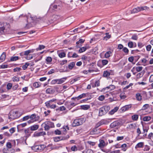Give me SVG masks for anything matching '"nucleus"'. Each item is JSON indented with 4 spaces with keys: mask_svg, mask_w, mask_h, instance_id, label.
I'll list each match as a JSON object with an SVG mask.
<instances>
[{
    "mask_svg": "<svg viewBox=\"0 0 153 153\" xmlns=\"http://www.w3.org/2000/svg\"><path fill=\"white\" fill-rule=\"evenodd\" d=\"M42 126H44L45 130L48 131L50 128L54 127V125L53 123L51 121H46L42 124Z\"/></svg>",
    "mask_w": 153,
    "mask_h": 153,
    "instance_id": "nucleus-1",
    "label": "nucleus"
},
{
    "mask_svg": "<svg viewBox=\"0 0 153 153\" xmlns=\"http://www.w3.org/2000/svg\"><path fill=\"white\" fill-rule=\"evenodd\" d=\"M110 109V107L105 106L100 108L99 109V116H102L105 114Z\"/></svg>",
    "mask_w": 153,
    "mask_h": 153,
    "instance_id": "nucleus-2",
    "label": "nucleus"
},
{
    "mask_svg": "<svg viewBox=\"0 0 153 153\" xmlns=\"http://www.w3.org/2000/svg\"><path fill=\"white\" fill-rule=\"evenodd\" d=\"M10 27V25L7 23H0V32L3 34L5 30H7Z\"/></svg>",
    "mask_w": 153,
    "mask_h": 153,
    "instance_id": "nucleus-3",
    "label": "nucleus"
},
{
    "mask_svg": "<svg viewBox=\"0 0 153 153\" xmlns=\"http://www.w3.org/2000/svg\"><path fill=\"white\" fill-rule=\"evenodd\" d=\"M30 120L27 121L28 123H31L35 122L38 121L40 118L39 116L36 115L35 114H34L29 115Z\"/></svg>",
    "mask_w": 153,
    "mask_h": 153,
    "instance_id": "nucleus-4",
    "label": "nucleus"
},
{
    "mask_svg": "<svg viewBox=\"0 0 153 153\" xmlns=\"http://www.w3.org/2000/svg\"><path fill=\"white\" fill-rule=\"evenodd\" d=\"M84 122L83 118H80L74 120L72 123V126L74 127L82 125Z\"/></svg>",
    "mask_w": 153,
    "mask_h": 153,
    "instance_id": "nucleus-5",
    "label": "nucleus"
},
{
    "mask_svg": "<svg viewBox=\"0 0 153 153\" xmlns=\"http://www.w3.org/2000/svg\"><path fill=\"white\" fill-rule=\"evenodd\" d=\"M19 117L18 112L17 111H10L8 117L9 119L13 120L18 118Z\"/></svg>",
    "mask_w": 153,
    "mask_h": 153,
    "instance_id": "nucleus-6",
    "label": "nucleus"
},
{
    "mask_svg": "<svg viewBox=\"0 0 153 153\" xmlns=\"http://www.w3.org/2000/svg\"><path fill=\"white\" fill-rule=\"evenodd\" d=\"M69 137L68 135H67L66 137L59 136L54 137L53 138L54 141L55 142H58L60 140H65Z\"/></svg>",
    "mask_w": 153,
    "mask_h": 153,
    "instance_id": "nucleus-7",
    "label": "nucleus"
},
{
    "mask_svg": "<svg viewBox=\"0 0 153 153\" xmlns=\"http://www.w3.org/2000/svg\"><path fill=\"white\" fill-rule=\"evenodd\" d=\"M46 133L45 131H41L40 132H35L33 134L34 137H38L45 135Z\"/></svg>",
    "mask_w": 153,
    "mask_h": 153,
    "instance_id": "nucleus-8",
    "label": "nucleus"
},
{
    "mask_svg": "<svg viewBox=\"0 0 153 153\" xmlns=\"http://www.w3.org/2000/svg\"><path fill=\"white\" fill-rule=\"evenodd\" d=\"M66 79V77H63L60 79H57V84H60L63 83Z\"/></svg>",
    "mask_w": 153,
    "mask_h": 153,
    "instance_id": "nucleus-9",
    "label": "nucleus"
},
{
    "mask_svg": "<svg viewBox=\"0 0 153 153\" xmlns=\"http://www.w3.org/2000/svg\"><path fill=\"white\" fill-rule=\"evenodd\" d=\"M88 48V45H86L84 47L81 48L79 50V53H82L85 51Z\"/></svg>",
    "mask_w": 153,
    "mask_h": 153,
    "instance_id": "nucleus-10",
    "label": "nucleus"
},
{
    "mask_svg": "<svg viewBox=\"0 0 153 153\" xmlns=\"http://www.w3.org/2000/svg\"><path fill=\"white\" fill-rule=\"evenodd\" d=\"M105 145V143L104 141L103 140H100V143L98 144L99 147L100 148H103Z\"/></svg>",
    "mask_w": 153,
    "mask_h": 153,
    "instance_id": "nucleus-11",
    "label": "nucleus"
},
{
    "mask_svg": "<svg viewBox=\"0 0 153 153\" xmlns=\"http://www.w3.org/2000/svg\"><path fill=\"white\" fill-rule=\"evenodd\" d=\"M6 57V54L4 52L2 53L0 57V62H2L5 60Z\"/></svg>",
    "mask_w": 153,
    "mask_h": 153,
    "instance_id": "nucleus-12",
    "label": "nucleus"
},
{
    "mask_svg": "<svg viewBox=\"0 0 153 153\" xmlns=\"http://www.w3.org/2000/svg\"><path fill=\"white\" fill-rule=\"evenodd\" d=\"M119 124V122L117 121H115L112 123L110 125V127L111 128H113L118 126Z\"/></svg>",
    "mask_w": 153,
    "mask_h": 153,
    "instance_id": "nucleus-13",
    "label": "nucleus"
},
{
    "mask_svg": "<svg viewBox=\"0 0 153 153\" xmlns=\"http://www.w3.org/2000/svg\"><path fill=\"white\" fill-rule=\"evenodd\" d=\"M57 53L58 56L60 58H62L66 56V53L64 52H59V51H57Z\"/></svg>",
    "mask_w": 153,
    "mask_h": 153,
    "instance_id": "nucleus-14",
    "label": "nucleus"
},
{
    "mask_svg": "<svg viewBox=\"0 0 153 153\" xmlns=\"http://www.w3.org/2000/svg\"><path fill=\"white\" fill-rule=\"evenodd\" d=\"M56 100V99H53L49 100V101L46 102L45 104L47 107H48V106H50V104H51L52 102H55Z\"/></svg>",
    "mask_w": 153,
    "mask_h": 153,
    "instance_id": "nucleus-15",
    "label": "nucleus"
},
{
    "mask_svg": "<svg viewBox=\"0 0 153 153\" xmlns=\"http://www.w3.org/2000/svg\"><path fill=\"white\" fill-rule=\"evenodd\" d=\"M39 126L38 125H35L30 127V130L35 131L37 130L39 128Z\"/></svg>",
    "mask_w": 153,
    "mask_h": 153,
    "instance_id": "nucleus-16",
    "label": "nucleus"
},
{
    "mask_svg": "<svg viewBox=\"0 0 153 153\" xmlns=\"http://www.w3.org/2000/svg\"><path fill=\"white\" fill-rule=\"evenodd\" d=\"M81 108L84 110H87L90 108V106L88 105H84L80 106Z\"/></svg>",
    "mask_w": 153,
    "mask_h": 153,
    "instance_id": "nucleus-17",
    "label": "nucleus"
},
{
    "mask_svg": "<svg viewBox=\"0 0 153 153\" xmlns=\"http://www.w3.org/2000/svg\"><path fill=\"white\" fill-rule=\"evenodd\" d=\"M141 62L144 65H146L149 64V61L145 58L141 59Z\"/></svg>",
    "mask_w": 153,
    "mask_h": 153,
    "instance_id": "nucleus-18",
    "label": "nucleus"
},
{
    "mask_svg": "<svg viewBox=\"0 0 153 153\" xmlns=\"http://www.w3.org/2000/svg\"><path fill=\"white\" fill-rule=\"evenodd\" d=\"M136 98L137 100L139 101L142 100V96L140 93H137L136 94Z\"/></svg>",
    "mask_w": 153,
    "mask_h": 153,
    "instance_id": "nucleus-19",
    "label": "nucleus"
},
{
    "mask_svg": "<svg viewBox=\"0 0 153 153\" xmlns=\"http://www.w3.org/2000/svg\"><path fill=\"white\" fill-rule=\"evenodd\" d=\"M105 34L106 36L103 37L102 39L103 40L107 41L111 38V36L108 33H106Z\"/></svg>",
    "mask_w": 153,
    "mask_h": 153,
    "instance_id": "nucleus-20",
    "label": "nucleus"
},
{
    "mask_svg": "<svg viewBox=\"0 0 153 153\" xmlns=\"http://www.w3.org/2000/svg\"><path fill=\"white\" fill-rule=\"evenodd\" d=\"M110 72L106 71H104L103 76L104 77H108L110 76Z\"/></svg>",
    "mask_w": 153,
    "mask_h": 153,
    "instance_id": "nucleus-21",
    "label": "nucleus"
},
{
    "mask_svg": "<svg viewBox=\"0 0 153 153\" xmlns=\"http://www.w3.org/2000/svg\"><path fill=\"white\" fill-rule=\"evenodd\" d=\"M37 21L39 22H45V17L39 18H37Z\"/></svg>",
    "mask_w": 153,
    "mask_h": 153,
    "instance_id": "nucleus-22",
    "label": "nucleus"
},
{
    "mask_svg": "<svg viewBox=\"0 0 153 153\" xmlns=\"http://www.w3.org/2000/svg\"><path fill=\"white\" fill-rule=\"evenodd\" d=\"M36 147H37L36 149L39 150H43L45 148V146L44 145H40L36 146Z\"/></svg>",
    "mask_w": 153,
    "mask_h": 153,
    "instance_id": "nucleus-23",
    "label": "nucleus"
},
{
    "mask_svg": "<svg viewBox=\"0 0 153 153\" xmlns=\"http://www.w3.org/2000/svg\"><path fill=\"white\" fill-rule=\"evenodd\" d=\"M46 92L47 94H51L53 92V90L52 88H48L46 89Z\"/></svg>",
    "mask_w": 153,
    "mask_h": 153,
    "instance_id": "nucleus-24",
    "label": "nucleus"
},
{
    "mask_svg": "<svg viewBox=\"0 0 153 153\" xmlns=\"http://www.w3.org/2000/svg\"><path fill=\"white\" fill-rule=\"evenodd\" d=\"M34 51L33 50H28L25 51L24 53V55H27L31 53H33Z\"/></svg>",
    "mask_w": 153,
    "mask_h": 153,
    "instance_id": "nucleus-25",
    "label": "nucleus"
},
{
    "mask_svg": "<svg viewBox=\"0 0 153 153\" xmlns=\"http://www.w3.org/2000/svg\"><path fill=\"white\" fill-rule=\"evenodd\" d=\"M139 117V116L137 114H134L131 117L133 121H137Z\"/></svg>",
    "mask_w": 153,
    "mask_h": 153,
    "instance_id": "nucleus-26",
    "label": "nucleus"
},
{
    "mask_svg": "<svg viewBox=\"0 0 153 153\" xmlns=\"http://www.w3.org/2000/svg\"><path fill=\"white\" fill-rule=\"evenodd\" d=\"M140 12V8L139 7L134 9L131 11V13H134Z\"/></svg>",
    "mask_w": 153,
    "mask_h": 153,
    "instance_id": "nucleus-27",
    "label": "nucleus"
},
{
    "mask_svg": "<svg viewBox=\"0 0 153 153\" xmlns=\"http://www.w3.org/2000/svg\"><path fill=\"white\" fill-rule=\"evenodd\" d=\"M41 85L40 83H39L38 82H34L33 84V86L35 88H37L40 87Z\"/></svg>",
    "mask_w": 153,
    "mask_h": 153,
    "instance_id": "nucleus-28",
    "label": "nucleus"
},
{
    "mask_svg": "<svg viewBox=\"0 0 153 153\" xmlns=\"http://www.w3.org/2000/svg\"><path fill=\"white\" fill-rule=\"evenodd\" d=\"M86 97V94L85 93H83L78 96L77 97H76V98L77 99V100H79L80 99H81L85 97Z\"/></svg>",
    "mask_w": 153,
    "mask_h": 153,
    "instance_id": "nucleus-29",
    "label": "nucleus"
},
{
    "mask_svg": "<svg viewBox=\"0 0 153 153\" xmlns=\"http://www.w3.org/2000/svg\"><path fill=\"white\" fill-rule=\"evenodd\" d=\"M19 59V57L18 56H15L11 57L10 59V61H16Z\"/></svg>",
    "mask_w": 153,
    "mask_h": 153,
    "instance_id": "nucleus-30",
    "label": "nucleus"
},
{
    "mask_svg": "<svg viewBox=\"0 0 153 153\" xmlns=\"http://www.w3.org/2000/svg\"><path fill=\"white\" fill-rule=\"evenodd\" d=\"M111 51H108L105 54V58H108L110 57L111 55Z\"/></svg>",
    "mask_w": 153,
    "mask_h": 153,
    "instance_id": "nucleus-31",
    "label": "nucleus"
},
{
    "mask_svg": "<svg viewBox=\"0 0 153 153\" xmlns=\"http://www.w3.org/2000/svg\"><path fill=\"white\" fill-rule=\"evenodd\" d=\"M75 65V63L73 62H71L68 65V67L69 69L71 70L74 68Z\"/></svg>",
    "mask_w": 153,
    "mask_h": 153,
    "instance_id": "nucleus-32",
    "label": "nucleus"
},
{
    "mask_svg": "<svg viewBox=\"0 0 153 153\" xmlns=\"http://www.w3.org/2000/svg\"><path fill=\"white\" fill-rule=\"evenodd\" d=\"M121 147L122 148V150L123 151H125L127 149V145L126 144H124L121 146Z\"/></svg>",
    "mask_w": 153,
    "mask_h": 153,
    "instance_id": "nucleus-33",
    "label": "nucleus"
},
{
    "mask_svg": "<svg viewBox=\"0 0 153 153\" xmlns=\"http://www.w3.org/2000/svg\"><path fill=\"white\" fill-rule=\"evenodd\" d=\"M140 8V11L148 10L149 8L147 6L138 7Z\"/></svg>",
    "mask_w": 153,
    "mask_h": 153,
    "instance_id": "nucleus-34",
    "label": "nucleus"
},
{
    "mask_svg": "<svg viewBox=\"0 0 153 153\" xmlns=\"http://www.w3.org/2000/svg\"><path fill=\"white\" fill-rule=\"evenodd\" d=\"M12 79L13 82H18L19 80V77L15 76L13 77Z\"/></svg>",
    "mask_w": 153,
    "mask_h": 153,
    "instance_id": "nucleus-35",
    "label": "nucleus"
},
{
    "mask_svg": "<svg viewBox=\"0 0 153 153\" xmlns=\"http://www.w3.org/2000/svg\"><path fill=\"white\" fill-rule=\"evenodd\" d=\"M13 85L10 83H8L7 85V89L8 90H10L12 87Z\"/></svg>",
    "mask_w": 153,
    "mask_h": 153,
    "instance_id": "nucleus-36",
    "label": "nucleus"
},
{
    "mask_svg": "<svg viewBox=\"0 0 153 153\" xmlns=\"http://www.w3.org/2000/svg\"><path fill=\"white\" fill-rule=\"evenodd\" d=\"M128 45L129 47L131 48L134 47V44L133 42L130 41L128 43Z\"/></svg>",
    "mask_w": 153,
    "mask_h": 153,
    "instance_id": "nucleus-37",
    "label": "nucleus"
},
{
    "mask_svg": "<svg viewBox=\"0 0 153 153\" xmlns=\"http://www.w3.org/2000/svg\"><path fill=\"white\" fill-rule=\"evenodd\" d=\"M151 119V117L150 116H145L143 118V120L145 121H149Z\"/></svg>",
    "mask_w": 153,
    "mask_h": 153,
    "instance_id": "nucleus-38",
    "label": "nucleus"
},
{
    "mask_svg": "<svg viewBox=\"0 0 153 153\" xmlns=\"http://www.w3.org/2000/svg\"><path fill=\"white\" fill-rule=\"evenodd\" d=\"M100 122L102 125H105L108 124V121L106 120L103 119L101 120Z\"/></svg>",
    "mask_w": 153,
    "mask_h": 153,
    "instance_id": "nucleus-39",
    "label": "nucleus"
},
{
    "mask_svg": "<svg viewBox=\"0 0 153 153\" xmlns=\"http://www.w3.org/2000/svg\"><path fill=\"white\" fill-rule=\"evenodd\" d=\"M149 107V105L148 104H146L143 105L142 108V110L144 111Z\"/></svg>",
    "mask_w": 153,
    "mask_h": 153,
    "instance_id": "nucleus-40",
    "label": "nucleus"
},
{
    "mask_svg": "<svg viewBox=\"0 0 153 153\" xmlns=\"http://www.w3.org/2000/svg\"><path fill=\"white\" fill-rule=\"evenodd\" d=\"M67 62V60H63L59 62L60 65L61 66L66 64Z\"/></svg>",
    "mask_w": 153,
    "mask_h": 153,
    "instance_id": "nucleus-41",
    "label": "nucleus"
},
{
    "mask_svg": "<svg viewBox=\"0 0 153 153\" xmlns=\"http://www.w3.org/2000/svg\"><path fill=\"white\" fill-rule=\"evenodd\" d=\"M46 60V62H47V63H50L52 61V58L51 57L48 56L47 57Z\"/></svg>",
    "mask_w": 153,
    "mask_h": 153,
    "instance_id": "nucleus-42",
    "label": "nucleus"
},
{
    "mask_svg": "<svg viewBox=\"0 0 153 153\" xmlns=\"http://www.w3.org/2000/svg\"><path fill=\"white\" fill-rule=\"evenodd\" d=\"M57 7L58 6L56 5H51L50 7V9H52L53 10H55L57 8Z\"/></svg>",
    "mask_w": 153,
    "mask_h": 153,
    "instance_id": "nucleus-43",
    "label": "nucleus"
},
{
    "mask_svg": "<svg viewBox=\"0 0 153 153\" xmlns=\"http://www.w3.org/2000/svg\"><path fill=\"white\" fill-rule=\"evenodd\" d=\"M24 132L27 136H29L30 135V130L29 129H25L24 131Z\"/></svg>",
    "mask_w": 153,
    "mask_h": 153,
    "instance_id": "nucleus-44",
    "label": "nucleus"
},
{
    "mask_svg": "<svg viewBox=\"0 0 153 153\" xmlns=\"http://www.w3.org/2000/svg\"><path fill=\"white\" fill-rule=\"evenodd\" d=\"M101 62L102 65L104 66L106 65L108 63V61L107 60L103 59L102 60Z\"/></svg>",
    "mask_w": 153,
    "mask_h": 153,
    "instance_id": "nucleus-45",
    "label": "nucleus"
},
{
    "mask_svg": "<svg viewBox=\"0 0 153 153\" xmlns=\"http://www.w3.org/2000/svg\"><path fill=\"white\" fill-rule=\"evenodd\" d=\"M129 108V106L128 105H126L123 107L121 109L122 110V111H126Z\"/></svg>",
    "mask_w": 153,
    "mask_h": 153,
    "instance_id": "nucleus-46",
    "label": "nucleus"
},
{
    "mask_svg": "<svg viewBox=\"0 0 153 153\" xmlns=\"http://www.w3.org/2000/svg\"><path fill=\"white\" fill-rule=\"evenodd\" d=\"M29 65V64L28 63H26L25 65H24L22 66V68L23 70H25L27 67Z\"/></svg>",
    "mask_w": 153,
    "mask_h": 153,
    "instance_id": "nucleus-47",
    "label": "nucleus"
},
{
    "mask_svg": "<svg viewBox=\"0 0 153 153\" xmlns=\"http://www.w3.org/2000/svg\"><path fill=\"white\" fill-rule=\"evenodd\" d=\"M87 143L89 145H90V146H95L96 144L95 142H92V141H88L87 142Z\"/></svg>",
    "mask_w": 153,
    "mask_h": 153,
    "instance_id": "nucleus-48",
    "label": "nucleus"
},
{
    "mask_svg": "<svg viewBox=\"0 0 153 153\" xmlns=\"http://www.w3.org/2000/svg\"><path fill=\"white\" fill-rule=\"evenodd\" d=\"M45 48V46L42 45H39V47L37 49V50H41Z\"/></svg>",
    "mask_w": 153,
    "mask_h": 153,
    "instance_id": "nucleus-49",
    "label": "nucleus"
},
{
    "mask_svg": "<svg viewBox=\"0 0 153 153\" xmlns=\"http://www.w3.org/2000/svg\"><path fill=\"white\" fill-rule=\"evenodd\" d=\"M143 67L142 66H138L136 67V69L137 72H140L142 70Z\"/></svg>",
    "mask_w": 153,
    "mask_h": 153,
    "instance_id": "nucleus-50",
    "label": "nucleus"
},
{
    "mask_svg": "<svg viewBox=\"0 0 153 153\" xmlns=\"http://www.w3.org/2000/svg\"><path fill=\"white\" fill-rule=\"evenodd\" d=\"M6 147L8 149H10L12 147V145L10 143L8 142L6 143Z\"/></svg>",
    "mask_w": 153,
    "mask_h": 153,
    "instance_id": "nucleus-51",
    "label": "nucleus"
},
{
    "mask_svg": "<svg viewBox=\"0 0 153 153\" xmlns=\"http://www.w3.org/2000/svg\"><path fill=\"white\" fill-rule=\"evenodd\" d=\"M27 125V124H26V123H22V124H21L19 125H18V126H17V127H19V128H23V127H25V126H26Z\"/></svg>",
    "mask_w": 153,
    "mask_h": 153,
    "instance_id": "nucleus-52",
    "label": "nucleus"
},
{
    "mask_svg": "<svg viewBox=\"0 0 153 153\" xmlns=\"http://www.w3.org/2000/svg\"><path fill=\"white\" fill-rule=\"evenodd\" d=\"M68 104V105H70V106L69 107H68V108H70V109L71 108H72L73 107L75 106L76 105V104H75V103H74V102L71 103H69Z\"/></svg>",
    "mask_w": 153,
    "mask_h": 153,
    "instance_id": "nucleus-53",
    "label": "nucleus"
},
{
    "mask_svg": "<svg viewBox=\"0 0 153 153\" xmlns=\"http://www.w3.org/2000/svg\"><path fill=\"white\" fill-rule=\"evenodd\" d=\"M98 99L100 101H102L105 99V97L104 95H101L98 97Z\"/></svg>",
    "mask_w": 153,
    "mask_h": 153,
    "instance_id": "nucleus-54",
    "label": "nucleus"
},
{
    "mask_svg": "<svg viewBox=\"0 0 153 153\" xmlns=\"http://www.w3.org/2000/svg\"><path fill=\"white\" fill-rule=\"evenodd\" d=\"M143 142L138 143L136 145V146L138 148H141L143 146Z\"/></svg>",
    "mask_w": 153,
    "mask_h": 153,
    "instance_id": "nucleus-55",
    "label": "nucleus"
},
{
    "mask_svg": "<svg viewBox=\"0 0 153 153\" xmlns=\"http://www.w3.org/2000/svg\"><path fill=\"white\" fill-rule=\"evenodd\" d=\"M16 128L15 127H13L11 128L9 130V131L11 134H13L15 131Z\"/></svg>",
    "mask_w": 153,
    "mask_h": 153,
    "instance_id": "nucleus-56",
    "label": "nucleus"
},
{
    "mask_svg": "<svg viewBox=\"0 0 153 153\" xmlns=\"http://www.w3.org/2000/svg\"><path fill=\"white\" fill-rule=\"evenodd\" d=\"M146 50L148 51H150L152 48V46L151 45H148L146 47Z\"/></svg>",
    "mask_w": 153,
    "mask_h": 153,
    "instance_id": "nucleus-57",
    "label": "nucleus"
},
{
    "mask_svg": "<svg viewBox=\"0 0 153 153\" xmlns=\"http://www.w3.org/2000/svg\"><path fill=\"white\" fill-rule=\"evenodd\" d=\"M55 134L56 135H60L61 134V131L58 129H56L54 131Z\"/></svg>",
    "mask_w": 153,
    "mask_h": 153,
    "instance_id": "nucleus-58",
    "label": "nucleus"
},
{
    "mask_svg": "<svg viewBox=\"0 0 153 153\" xmlns=\"http://www.w3.org/2000/svg\"><path fill=\"white\" fill-rule=\"evenodd\" d=\"M71 149L73 151H75L77 150V148L76 146H72L71 148Z\"/></svg>",
    "mask_w": 153,
    "mask_h": 153,
    "instance_id": "nucleus-59",
    "label": "nucleus"
},
{
    "mask_svg": "<svg viewBox=\"0 0 153 153\" xmlns=\"http://www.w3.org/2000/svg\"><path fill=\"white\" fill-rule=\"evenodd\" d=\"M124 138V137L123 136H118L117 138V141H120V140H123Z\"/></svg>",
    "mask_w": 153,
    "mask_h": 153,
    "instance_id": "nucleus-60",
    "label": "nucleus"
},
{
    "mask_svg": "<svg viewBox=\"0 0 153 153\" xmlns=\"http://www.w3.org/2000/svg\"><path fill=\"white\" fill-rule=\"evenodd\" d=\"M51 112V111L49 110H48L46 111H45L44 112V114H45V117L47 116H48L49 114Z\"/></svg>",
    "mask_w": 153,
    "mask_h": 153,
    "instance_id": "nucleus-61",
    "label": "nucleus"
},
{
    "mask_svg": "<svg viewBox=\"0 0 153 153\" xmlns=\"http://www.w3.org/2000/svg\"><path fill=\"white\" fill-rule=\"evenodd\" d=\"M21 70L20 68L16 67L13 69V71L15 72H19Z\"/></svg>",
    "mask_w": 153,
    "mask_h": 153,
    "instance_id": "nucleus-62",
    "label": "nucleus"
},
{
    "mask_svg": "<svg viewBox=\"0 0 153 153\" xmlns=\"http://www.w3.org/2000/svg\"><path fill=\"white\" fill-rule=\"evenodd\" d=\"M84 152H85V153H94L93 151L90 149L87 150L85 151H84Z\"/></svg>",
    "mask_w": 153,
    "mask_h": 153,
    "instance_id": "nucleus-63",
    "label": "nucleus"
},
{
    "mask_svg": "<svg viewBox=\"0 0 153 153\" xmlns=\"http://www.w3.org/2000/svg\"><path fill=\"white\" fill-rule=\"evenodd\" d=\"M138 46L141 48L143 47L144 45V44L142 42H139L138 43Z\"/></svg>",
    "mask_w": 153,
    "mask_h": 153,
    "instance_id": "nucleus-64",
    "label": "nucleus"
}]
</instances>
